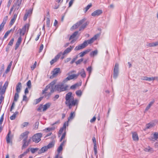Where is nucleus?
<instances>
[{
  "label": "nucleus",
  "instance_id": "obj_12",
  "mask_svg": "<svg viewBox=\"0 0 158 158\" xmlns=\"http://www.w3.org/2000/svg\"><path fill=\"white\" fill-rule=\"evenodd\" d=\"M61 73L60 69L59 68L54 69L52 72V76L53 77H55L58 75V74Z\"/></svg>",
  "mask_w": 158,
  "mask_h": 158
},
{
  "label": "nucleus",
  "instance_id": "obj_3",
  "mask_svg": "<svg viewBox=\"0 0 158 158\" xmlns=\"http://www.w3.org/2000/svg\"><path fill=\"white\" fill-rule=\"evenodd\" d=\"M85 19H82L79 22H78L75 24H74L71 28V30H73L74 29L77 28L79 26L82 25L80 27L79 30L81 31L84 29L86 27L87 24L86 23H83L85 21Z\"/></svg>",
  "mask_w": 158,
  "mask_h": 158
},
{
  "label": "nucleus",
  "instance_id": "obj_63",
  "mask_svg": "<svg viewBox=\"0 0 158 158\" xmlns=\"http://www.w3.org/2000/svg\"><path fill=\"white\" fill-rule=\"evenodd\" d=\"M15 103L14 102H13L12 104V105L11 106V108H10V111L11 112L12 110L14 109V107H15Z\"/></svg>",
  "mask_w": 158,
  "mask_h": 158
},
{
  "label": "nucleus",
  "instance_id": "obj_57",
  "mask_svg": "<svg viewBox=\"0 0 158 158\" xmlns=\"http://www.w3.org/2000/svg\"><path fill=\"white\" fill-rule=\"evenodd\" d=\"M83 59L82 58L80 59L76 62L77 64H79L81 62L83 61Z\"/></svg>",
  "mask_w": 158,
  "mask_h": 158
},
{
  "label": "nucleus",
  "instance_id": "obj_9",
  "mask_svg": "<svg viewBox=\"0 0 158 158\" xmlns=\"http://www.w3.org/2000/svg\"><path fill=\"white\" fill-rule=\"evenodd\" d=\"M29 27V24H26L23 26L22 29H19L18 31L20 32L21 36L25 34L26 32L28 31Z\"/></svg>",
  "mask_w": 158,
  "mask_h": 158
},
{
  "label": "nucleus",
  "instance_id": "obj_22",
  "mask_svg": "<svg viewBox=\"0 0 158 158\" xmlns=\"http://www.w3.org/2000/svg\"><path fill=\"white\" fill-rule=\"evenodd\" d=\"M13 137V135L11 134V131H9V132L6 136V141L7 143H10V139H12Z\"/></svg>",
  "mask_w": 158,
  "mask_h": 158
},
{
  "label": "nucleus",
  "instance_id": "obj_19",
  "mask_svg": "<svg viewBox=\"0 0 158 158\" xmlns=\"http://www.w3.org/2000/svg\"><path fill=\"white\" fill-rule=\"evenodd\" d=\"M49 88L48 86L47 85L46 86L45 89L42 90V94H44L45 97H48V98L50 96H49L48 94L49 92H47V91Z\"/></svg>",
  "mask_w": 158,
  "mask_h": 158
},
{
  "label": "nucleus",
  "instance_id": "obj_1",
  "mask_svg": "<svg viewBox=\"0 0 158 158\" xmlns=\"http://www.w3.org/2000/svg\"><path fill=\"white\" fill-rule=\"evenodd\" d=\"M72 95V93L71 92H69L66 94L65 98V104L70 109H71L73 106L77 105L79 102L78 100L74 99V97Z\"/></svg>",
  "mask_w": 158,
  "mask_h": 158
},
{
  "label": "nucleus",
  "instance_id": "obj_21",
  "mask_svg": "<svg viewBox=\"0 0 158 158\" xmlns=\"http://www.w3.org/2000/svg\"><path fill=\"white\" fill-rule=\"evenodd\" d=\"M146 46L149 47H154L158 46V41L154 42L147 43Z\"/></svg>",
  "mask_w": 158,
  "mask_h": 158
},
{
  "label": "nucleus",
  "instance_id": "obj_13",
  "mask_svg": "<svg viewBox=\"0 0 158 158\" xmlns=\"http://www.w3.org/2000/svg\"><path fill=\"white\" fill-rule=\"evenodd\" d=\"M61 55L62 52H60L55 56V58L50 61V63L52 65L56 62L59 59Z\"/></svg>",
  "mask_w": 158,
  "mask_h": 158
},
{
  "label": "nucleus",
  "instance_id": "obj_52",
  "mask_svg": "<svg viewBox=\"0 0 158 158\" xmlns=\"http://www.w3.org/2000/svg\"><path fill=\"white\" fill-rule=\"evenodd\" d=\"M94 152L95 154V155H96L97 153V145H96L95 144L94 145Z\"/></svg>",
  "mask_w": 158,
  "mask_h": 158
},
{
  "label": "nucleus",
  "instance_id": "obj_37",
  "mask_svg": "<svg viewBox=\"0 0 158 158\" xmlns=\"http://www.w3.org/2000/svg\"><path fill=\"white\" fill-rule=\"evenodd\" d=\"M46 26L48 28V29L49 30V28L50 27V20L49 18H47Z\"/></svg>",
  "mask_w": 158,
  "mask_h": 158
},
{
  "label": "nucleus",
  "instance_id": "obj_29",
  "mask_svg": "<svg viewBox=\"0 0 158 158\" xmlns=\"http://www.w3.org/2000/svg\"><path fill=\"white\" fill-rule=\"evenodd\" d=\"M22 88V85L20 82H19L16 86V91L17 93H19L20 92Z\"/></svg>",
  "mask_w": 158,
  "mask_h": 158
},
{
  "label": "nucleus",
  "instance_id": "obj_35",
  "mask_svg": "<svg viewBox=\"0 0 158 158\" xmlns=\"http://www.w3.org/2000/svg\"><path fill=\"white\" fill-rule=\"evenodd\" d=\"M98 53V51L97 50H96L91 52L90 54V56L91 57H94V56L97 55Z\"/></svg>",
  "mask_w": 158,
  "mask_h": 158
},
{
  "label": "nucleus",
  "instance_id": "obj_53",
  "mask_svg": "<svg viewBox=\"0 0 158 158\" xmlns=\"http://www.w3.org/2000/svg\"><path fill=\"white\" fill-rule=\"evenodd\" d=\"M27 85L28 88H30L31 87V82L30 80H29L27 83Z\"/></svg>",
  "mask_w": 158,
  "mask_h": 158
},
{
  "label": "nucleus",
  "instance_id": "obj_61",
  "mask_svg": "<svg viewBox=\"0 0 158 158\" xmlns=\"http://www.w3.org/2000/svg\"><path fill=\"white\" fill-rule=\"evenodd\" d=\"M42 98L41 97L40 98H39L35 100L36 103L35 104H37L39 102H40L42 99Z\"/></svg>",
  "mask_w": 158,
  "mask_h": 158
},
{
  "label": "nucleus",
  "instance_id": "obj_10",
  "mask_svg": "<svg viewBox=\"0 0 158 158\" xmlns=\"http://www.w3.org/2000/svg\"><path fill=\"white\" fill-rule=\"evenodd\" d=\"M15 1L13 6L15 8V10H18L21 4L22 0H15Z\"/></svg>",
  "mask_w": 158,
  "mask_h": 158
},
{
  "label": "nucleus",
  "instance_id": "obj_8",
  "mask_svg": "<svg viewBox=\"0 0 158 158\" xmlns=\"http://www.w3.org/2000/svg\"><path fill=\"white\" fill-rule=\"evenodd\" d=\"M119 74V64L118 63H116L114 68L113 77L114 79H116Z\"/></svg>",
  "mask_w": 158,
  "mask_h": 158
},
{
  "label": "nucleus",
  "instance_id": "obj_11",
  "mask_svg": "<svg viewBox=\"0 0 158 158\" xmlns=\"http://www.w3.org/2000/svg\"><path fill=\"white\" fill-rule=\"evenodd\" d=\"M68 122H65L64 124L63 125V127L61 128L59 131V133L58 134V135L59 137H60V136L61 134L63 133V131H64V132L65 131V130L66 128V126H68Z\"/></svg>",
  "mask_w": 158,
  "mask_h": 158
},
{
  "label": "nucleus",
  "instance_id": "obj_44",
  "mask_svg": "<svg viewBox=\"0 0 158 158\" xmlns=\"http://www.w3.org/2000/svg\"><path fill=\"white\" fill-rule=\"evenodd\" d=\"M76 94L78 97H81L82 94V92L81 90H78L76 92Z\"/></svg>",
  "mask_w": 158,
  "mask_h": 158
},
{
  "label": "nucleus",
  "instance_id": "obj_31",
  "mask_svg": "<svg viewBox=\"0 0 158 158\" xmlns=\"http://www.w3.org/2000/svg\"><path fill=\"white\" fill-rule=\"evenodd\" d=\"M132 138L133 140L135 141H138L139 138L136 132H134L132 133Z\"/></svg>",
  "mask_w": 158,
  "mask_h": 158
},
{
  "label": "nucleus",
  "instance_id": "obj_48",
  "mask_svg": "<svg viewBox=\"0 0 158 158\" xmlns=\"http://www.w3.org/2000/svg\"><path fill=\"white\" fill-rule=\"evenodd\" d=\"M11 31V30L8 31L5 33V35L4 36V39L6 38L7 37V36H8L9 34L10 33V32Z\"/></svg>",
  "mask_w": 158,
  "mask_h": 158
},
{
  "label": "nucleus",
  "instance_id": "obj_23",
  "mask_svg": "<svg viewBox=\"0 0 158 158\" xmlns=\"http://www.w3.org/2000/svg\"><path fill=\"white\" fill-rule=\"evenodd\" d=\"M141 79L142 80H145L148 81H154L155 80L154 77H148L146 76L142 77Z\"/></svg>",
  "mask_w": 158,
  "mask_h": 158
},
{
  "label": "nucleus",
  "instance_id": "obj_62",
  "mask_svg": "<svg viewBox=\"0 0 158 158\" xmlns=\"http://www.w3.org/2000/svg\"><path fill=\"white\" fill-rule=\"evenodd\" d=\"M59 97V95L58 94L56 95L53 98V100L54 101H56Z\"/></svg>",
  "mask_w": 158,
  "mask_h": 158
},
{
  "label": "nucleus",
  "instance_id": "obj_30",
  "mask_svg": "<svg viewBox=\"0 0 158 158\" xmlns=\"http://www.w3.org/2000/svg\"><path fill=\"white\" fill-rule=\"evenodd\" d=\"M48 149V148H47V146H44L42 147L41 149H39L38 151V154H41L42 153H43Z\"/></svg>",
  "mask_w": 158,
  "mask_h": 158
},
{
  "label": "nucleus",
  "instance_id": "obj_64",
  "mask_svg": "<svg viewBox=\"0 0 158 158\" xmlns=\"http://www.w3.org/2000/svg\"><path fill=\"white\" fill-rule=\"evenodd\" d=\"M29 15L26 13L25 14L23 17V20L24 21H26L27 19V17Z\"/></svg>",
  "mask_w": 158,
  "mask_h": 158
},
{
  "label": "nucleus",
  "instance_id": "obj_55",
  "mask_svg": "<svg viewBox=\"0 0 158 158\" xmlns=\"http://www.w3.org/2000/svg\"><path fill=\"white\" fill-rule=\"evenodd\" d=\"M36 64V62L35 61L34 64L31 67V68L32 70H33L35 68Z\"/></svg>",
  "mask_w": 158,
  "mask_h": 158
},
{
  "label": "nucleus",
  "instance_id": "obj_16",
  "mask_svg": "<svg viewBox=\"0 0 158 158\" xmlns=\"http://www.w3.org/2000/svg\"><path fill=\"white\" fill-rule=\"evenodd\" d=\"M78 76L77 74H72L69 76L65 80H64V82H67L70 80L73 79L74 78H77Z\"/></svg>",
  "mask_w": 158,
  "mask_h": 158
},
{
  "label": "nucleus",
  "instance_id": "obj_45",
  "mask_svg": "<svg viewBox=\"0 0 158 158\" xmlns=\"http://www.w3.org/2000/svg\"><path fill=\"white\" fill-rule=\"evenodd\" d=\"M66 135V133L65 131L63 133V134H62V136L60 138V141H62L63 139H64V138L65 137V135Z\"/></svg>",
  "mask_w": 158,
  "mask_h": 158
},
{
  "label": "nucleus",
  "instance_id": "obj_43",
  "mask_svg": "<svg viewBox=\"0 0 158 158\" xmlns=\"http://www.w3.org/2000/svg\"><path fill=\"white\" fill-rule=\"evenodd\" d=\"M31 151L32 153H34L35 152L37 151H38L39 149L37 148H31Z\"/></svg>",
  "mask_w": 158,
  "mask_h": 158
},
{
  "label": "nucleus",
  "instance_id": "obj_17",
  "mask_svg": "<svg viewBox=\"0 0 158 158\" xmlns=\"http://www.w3.org/2000/svg\"><path fill=\"white\" fill-rule=\"evenodd\" d=\"M73 48V46H70L69 47L66 48L63 53H62V54L63 55H64L66 54L69 53L72 50Z\"/></svg>",
  "mask_w": 158,
  "mask_h": 158
},
{
  "label": "nucleus",
  "instance_id": "obj_49",
  "mask_svg": "<svg viewBox=\"0 0 158 158\" xmlns=\"http://www.w3.org/2000/svg\"><path fill=\"white\" fill-rule=\"evenodd\" d=\"M55 129V127H48L45 129V131H51L54 130Z\"/></svg>",
  "mask_w": 158,
  "mask_h": 158
},
{
  "label": "nucleus",
  "instance_id": "obj_20",
  "mask_svg": "<svg viewBox=\"0 0 158 158\" xmlns=\"http://www.w3.org/2000/svg\"><path fill=\"white\" fill-rule=\"evenodd\" d=\"M29 133V131H26L25 132L22 133L20 136V138L27 140L28 137V135Z\"/></svg>",
  "mask_w": 158,
  "mask_h": 158
},
{
  "label": "nucleus",
  "instance_id": "obj_5",
  "mask_svg": "<svg viewBox=\"0 0 158 158\" xmlns=\"http://www.w3.org/2000/svg\"><path fill=\"white\" fill-rule=\"evenodd\" d=\"M56 82V80H54L47 85L50 89V92L48 94L49 96H51L52 94L56 90L55 84Z\"/></svg>",
  "mask_w": 158,
  "mask_h": 158
},
{
  "label": "nucleus",
  "instance_id": "obj_46",
  "mask_svg": "<svg viewBox=\"0 0 158 158\" xmlns=\"http://www.w3.org/2000/svg\"><path fill=\"white\" fill-rule=\"evenodd\" d=\"M92 6L91 4H89L87 6L85 9V12H86Z\"/></svg>",
  "mask_w": 158,
  "mask_h": 158
},
{
  "label": "nucleus",
  "instance_id": "obj_56",
  "mask_svg": "<svg viewBox=\"0 0 158 158\" xmlns=\"http://www.w3.org/2000/svg\"><path fill=\"white\" fill-rule=\"evenodd\" d=\"M14 10V13L15 11H16L17 10H15V8L14 7V6H13L12 7H11V8H10V12H9V14L10 15H11V13H12V11L13 10Z\"/></svg>",
  "mask_w": 158,
  "mask_h": 158
},
{
  "label": "nucleus",
  "instance_id": "obj_2",
  "mask_svg": "<svg viewBox=\"0 0 158 158\" xmlns=\"http://www.w3.org/2000/svg\"><path fill=\"white\" fill-rule=\"evenodd\" d=\"M99 36V35L98 34L96 35L90 40L85 41L83 43L76 46L74 50L75 51H78L85 48L88 45V44H90L93 43L94 41L97 39Z\"/></svg>",
  "mask_w": 158,
  "mask_h": 158
},
{
  "label": "nucleus",
  "instance_id": "obj_54",
  "mask_svg": "<svg viewBox=\"0 0 158 158\" xmlns=\"http://www.w3.org/2000/svg\"><path fill=\"white\" fill-rule=\"evenodd\" d=\"M3 116H4V114H3L2 116L1 117L0 119V126H1V124L2 123L3 120Z\"/></svg>",
  "mask_w": 158,
  "mask_h": 158
},
{
  "label": "nucleus",
  "instance_id": "obj_36",
  "mask_svg": "<svg viewBox=\"0 0 158 158\" xmlns=\"http://www.w3.org/2000/svg\"><path fill=\"white\" fill-rule=\"evenodd\" d=\"M18 111L15 112L12 116L10 117V119L11 120H14L16 118V115L18 114Z\"/></svg>",
  "mask_w": 158,
  "mask_h": 158
},
{
  "label": "nucleus",
  "instance_id": "obj_38",
  "mask_svg": "<svg viewBox=\"0 0 158 158\" xmlns=\"http://www.w3.org/2000/svg\"><path fill=\"white\" fill-rule=\"evenodd\" d=\"M8 82L6 81L5 82V83L4 85L3 86V88H4V89H2V90L1 91V92L2 93L5 92V91L6 89V87H7L8 85Z\"/></svg>",
  "mask_w": 158,
  "mask_h": 158
},
{
  "label": "nucleus",
  "instance_id": "obj_51",
  "mask_svg": "<svg viewBox=\"0 0 158 158\" xmlns=\"http://www.w3.org/2000/svg\"><path fill=\"white\" fill-rule=\"evenodd\" d=\"M153 138L156 140L158 138V133L156 132L153 134Z\"/></svg>",
  "mask_w": 158,
  "mask_h": 158
},
{
  "label": "nucleus",
  "instance_id": "obj_18",
  "mask_svg": "<svg viewBox=\"0 0 158 158\" xmlns=\"http://www.w3.org/2000/svg\"><path fill=\"white\" fill-rule=\"evenodd\" d=\"M31 138L28 141H27L26 139H23V144L22 147V149H23L26 148L27 146H28L29 143L31 142Z\"/></svg>",
  "mask_w": 158,
  "mask_h": 158
},
{
  "label": "nucleus",
  "instance_id": "obj_50",
  "mask_svg": "<svg viewBox=\"0 0 158 158\" xmlns=\"http://www.w3.org/2000/svg\"><path fill=\"white\" fill-rule=\"evenodd\" d=\"M5 24V22H3L0 25V31L2 29L3 27Z\"/></svg>",
  "mask_w": 158,
  "mask_h": 158
},
{
  "label": "nucleus",
  "instance_id": "obj_33",
  "mask_svg": "<svg viewBox=\"0 0 158 158\" xmlns=\"http://www.w3.org/2000/svg\"><path fill=\"white\" fill-rule=\"evenodd\" d=\"M75 116V114L74 112H71L70 116L68 118V121L67 122H68L70 120H71L72 119H73L74 117Z\"/></svg>",
  "mask_w": 158,
  "mask_h": 158
},
{
  "label": "nucleus",
  "instance_id": "obj_15",
  "mask_svg": "<svg viewBox=\"0 0 158 158\" xmlns=\"http://www.w3.org/2000/svg\"><path fill=\"white\" fill-rule=\"evenodd\" d=\"M102 13V11L101 10H97L91 14V15L94 17H96L100 15Z\"/></svg>",
  "mask_w": 158,
  "mask_h": 158
},
{
  "label": "nucleus",
  "instance_id": "obj_42",
  "mask_svg": "<svg viewBox=\"0 0 158 158\" xmlns=\"http://www.w3.org/2000/svg\"><path fill=\"white\" fill-rule=\"evenodd\" d=\"M81 84L79 85L78 83H77L75 84H74L72 85L70 87V89H76L77 87L79 86H81Z\"/></svg>",
  "mask_w": 158,
  "mask_h": 158
},
{
  "label": "nucleus",
  "instance_id": "obj_40",
  "mask_svg": "<svg viewBox=\"0 0 158 158\" xmlns=\"http://www.w3.org/2000/svg\"><path fill=\"white\" fill-rule=\"evenodd\" d=\"M29 151L28 149L27 150L24 152L22 154L18 156V158H22Z\"/></svg>",
  "mask_w": 158,
  "mask_h": 158
},
{
  "label": "nucleus",
  "instance_id": "obj_24",
  "mask_svg": "<svg viewBox=\"0 0 158 158\" xmlns=\"http://www.w3.org/2000/svg\"><path fill=\"white\" fill-rule=\"evenodd\" d=\"M91 51V49L90 48H89L85 50L84 51L82 52H80L79 54L80 55V57H82L83 56L85 55Z\"/></svg>",
  "mask_w": 158,
  "mask_h": 158
},
{
  "label": "nucleus",
  "instance_id": "obj_7",
  "mask_svg": "<svg viewBox=\"0 0 158 158\" xmlns=\"http://www.w3.org/2000/svg\"><path fill=\"white\" fill-rule=\"evenodd\" d=\"M51 105L50 102H48L44 105H41L38 108V110L40 111H45L49 108Z\"/></svg>",
  "mask_w": 158,
  "mask_h": 158
},
{
  "label": "nucleus",
  "instance_id": "obj_58",
  "mask_svg": "<svg viewBox=\"0 0 158 158\" xmlns=\"http://www.w3.org/2000/svg\"><path fill=\"white\" fill-rule=\"evenodd\" d=\"M53 144L52 143H49L47 146V148H48V149L52 148L53 146Z\"/></svg>",
  "mask_w": 158,
  "mask_h": 158
},
{
  "label": "nucleus",
  "instance_id": "obj_39",
  "mask_svg": "<svg viewBox=\"0 0 158 158\" xmlns=\"http://www.w3.org/2000/svg\"><path fill=\"white\" fill-rule=\"evenodd\" d=\"M78 33V31H75V32H74V33H73V34H72V35L70 38H69V40H70L71 39H72L73 38H74L77 35Z\"/></svg>",
  "mask_w": 158,
  "mask_h": 158
},
{
  "label": "nucleus",
  "instance_id": "obj_14",
  "mask_svg": "<svg viewBox=\"0 0 158 158\" xmlns=\"http://www.w3.org/2000/svg\"><path fill=\"white\" fill-rule=\"evenodd\" d=\"M157 122L156 121H152L146 124L145 129H150L155 126Z\"/></svg>",
  "mask_w": 158,
  "mask_h": 158
},
{
  "label": "nucleus",
  "instance_id": "obj_41",
  "mask_svg": "<svg viewBox=\"0 0 158 158\" xmlns=\"http://www.w3.org/2000/svg\"><path fill=\"white\" fill-rule=\"evenodd\" d=\"M19 93H15L14 98V101L16 102L18 100V98H19Z\"/></svg>",
  "mask_w": 158,
  "mask_h": 158
},
{
  "label": "nucleus",
  "instance_id": "obj_60",
  "mask_svg": "<svg viewBox=\"0 0 158 158\" xmlns=\"http://www.w3.org/2000/svg\"><path fill=\"white\" fill-rule=\"evenodd\" d=\"M14 41V39L13 38L10 40V42H9L8 45H10V46H11L13 44Z\"/></svg>",
  "mask_w": 158,
  "mask_h": 158
},
{
  "label": "nucleus",
  "instance_id": "obj_28",
  "mask_svg": "<svg viewBox=\"0 0 158 158\" xmlns=\"http://www.w3.org/2000/svg\"><path fill=\"white\" fill-rule=\"evenodd\" d=\"M66 141V140H64L63 142L61 143L60 146L57 149V152L58 153L62 151L63 149V146L64 143Z\"/></svg>",
  "mask_w": 158,
  "mask_h": 158
},
{
  "label": "nucleus",
  "instance_id": "obj_25",
  "mask_svg": "<svg viewBox=\"0 0 158 158\" xmlns=\"http://www.w3.org/2000/svg\"><path fill=\"white\" fill-rule=\"evenodd\" d=\"M22 42V38L21 36H20L18 39V40L15 44V49L16 50L19 47Z\"/></svg>",
  "mask_w": 158,
  "mask_h": 158
},
{
  "label": "nucleus",
  "instance_id": "obj_32",
  "mask_svg": "<svg viewBox=\"0 0 158 158\" xmlns=\"http://www.w3.org/2000/svg\"><path fill=\"white\" fill-rule=\"evenodd\" d=\"M144 150L146 152H148L150 153H152L154 152L153 148L150 147H148L147 148H145Z\"/></svg>",
  "mask_w": 158,
  "mask_h": 158
},
{
  "label": "nucleus",
  "instance_id": "obj_6",
  "mask_svg": "<svg viewBox=\"0 0 158 158\" xmlns=\"http://www.w3.org/2000/svg\"><path fill=\"white\" fill-rule=\"evenodd\" d=\"M42 135L41 133H38L34 135L32 137V141L35 142V143H38L41 140V138L42 137Z\"/></svg>",
  "mask_w": 158,
  "mask_h": 158
},
{
  "label": "nucleus",
  "instance_id": "obj_34",
  "mask_svg": "<svg viewBox=\"0 0 158 158\" xmlns=\"http://www.w3.org/2000/svg\"><path fill=\"white\" fill-rule=\"evenodd\" d=\"M154 103V101H152L150 102L148 105L146 107L145 110V112L147 111L151 107L152 105Z\"/></svg>",
  "mask_w": 158,
  "mask_h": 158
},
{
  "label": "nucleus",
  "instance_id": "obj_47",
  "mask_svg": "<svg viewBox=\"0 0 158 158\" xmlns=\"http://www.w3.org/2000/svg\"><path fill=\"white\" fill-rule=\"evenodd\" d=\"M28 124L29 123L28 122H24L21 124V127L23 128L24 127H26L28 125Z\"/></svg>",
  "mask_w": 158,
  "mask_h": 158
},
{
  "label": "nucleus",
  "instance_id": "obj_26",
  "mask_svg": "<svg viewBox=\"0 0 158 158\" xmlns=\"http://www.w3.org/2000/svg\"><path fill=\"white\" fill-rule=\"evenodd\" d=\"M80 74L81 76L83 78H84L86 77V74L85 71L84 69H82L79 72L78 74L77 75H78Z\"/></svg>",
  "mask_w": 158,
  "mask_h": 158
},
{
  "label": "nucleus",
  "instance_id": "obj_59",
  "mask_svg": "<svg viewBox=\"0 0 158 158\" xmlns=\"http://www.w3.org/2000/svg\"><path fill=\"white\" fill-rule=\"evenodd\" d=\"M32 10L31 9H30L26 13L29 16L32 13Z\"/></svg>",
  "mask_w": 158,
  "mask_h": 158
},
{
  "label": "nucleus",
  "instance_id": "obj_4",
  "mask_svg": "<svg viewBox=\"0 0 158 158\" xmlns=\"http://www.w3.org/2000/svg\"><path fill=\"white\" fill-rule=\"evenodd\" d=\"M65 82V81L64 82L63 81V82L60 83L56 85V90L60 92L67 90L68 86L67 85L64 84V83Z\"/></svg>",
  "mask_w": 158,
  "mask_h": 158
},
{
  "label": "nucleus",
  "instance_id": "obj_27",
  "mask_svg": "<svg viewBox=\"0 0 158 158\" xmlns=\"http://www.w3.org/2000/svg\"><path fill=\"white\" fill-rule=\"evenodd\" d=\"M17 14L18 13H14L13 17L11 19V20L10 21V25H12L14 24V23L15 22V21L16 18H17Z\"/></svg>",
  "mask_w": 158,
  "mask_h": 158
}]
</instances>
